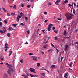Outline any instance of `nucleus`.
Here are the masks:
<instances>
[{
  "instance_id": "obj_1",
  "label": "nucleus",
  "mask_w": 78,
  "mask_h": 78,
  "mask_svg": "<svg viewBox=\"0 0 78 78\" xmlns=\"http://www.w3.org/2000/svg\"><path fill=\"white\" fill-rule=\"evenodd\" d=\"M69 14L67 16H66L67 20H71L72 19V16L74 17L75 15L70 13H69Z\"/></svg>"
},
{
  "instance_id": "obj_2",
  "label": "nucleus",
  "mask_w": 78,
  "mask_h": 78,
  "mask_svg": "<svg viewBox=\"0 0 78 78\" xmlns=\"http://www.w3.org/2000/svg\"><path fill=\"white\" fill-rule=\"evenodd\" d=\"M53 25V24H49L48 25L49 27H48V31H50V30L52 26Z\"/></svg>"
},
{
  "instance_id": "obj_3",
  "label": "nucleus",
  "mask_w": 78,
  "mask_h": 78,
  "mask_svg": "<svg viewBox=\"0 0 78 78\" xmlns=\"http://www.w3.org/2000/svg\"><path fill=\"white\" fill-rule=\"evenodd\" d=\"M29 70L31 72H33L34 73H36V71H35V69L33 68H30L29 69Z\"/></svg>"
},
{
  "instance_id": "obj_4",
  "label": "nucleus",
  "mask_w": 78,
  "mask_h": 78,
  "mask_svg": "<svg viewBox=\"0 0 78 78\" xmlns=\"http://www.w3.org/2000/svg\"><path fill=\"white\" fill-rule=\"evenodd\" d=\"M6 31H7V30H6V29L5 30H3L2 31V30H1L0 33H1L2 34H4V33H5V32H6Z\"/></svg>"
},
{
  "instance_id": "obj_5",
  "label": "nucleus",
  "mask_w": 78,
  "mask_h": 78,
  "mask_svg": "<svg viewBox=\"0 0 78 78\" xmlns=\"http://www.w3.org/2000/svg\"><path fill=\"white\" fill-rule=\"evenodd\" d=\"M7 72L9 75L10 76H11V73H12L11 71L8 69L7 71Z\"/></svg>"
},
{
  "instance_id": "obj_6",
  "label": "nucleus",
  "mask_w": 78,
  "mask_h": 78,
  "mask_svg": "<svg viewBox=\"0 0 78 78\" xmlns=\"http://www.w3.org/2000/svg\"><path fill=\"white\" fill-rule=\"evenodd\" d=\"M32 59V60H34V61H37V57L36 56L33 57V58Z\"/></svg>"
},
{
  "instance_id": "obj_7",
  "label": "nucleus",
  "mask_w": 78,
  "mask_h": 78,
  "mask_svg": "<svg viewBox=\"0 0 78 78\" xmlns=\"http://www.w3.org/2000/svg\"><path fill=\"white\" fill-rule=\"evenodd\" d=\"M68 47H69V46L68 45H66L65 47V49L66 51H67V49L68 48Z\"/></svg>"
},
{
  "instance_id": "obj_8",
  "label": "nucleus",
  "mask_w": 78,
  "mask_h": 78,
  "mask_svg": "<svg viewBox=\"0 0 78 78\" xmlns=\"http://www.w3.org/2000/svg\"><path fill=\"white\" fill-rule=\"evenodd\" d=\"M9 30L10 31H13V30H14L15 29L12 28V27H9Z\"/></svg>"
},
{
  "instance_id": "obj_9",
  "label": "nucleus",
  "mask_w": 78,
  "mask_h": 78,
  "mask_svg": "<svg viewBox=\"0 0 78 78\" xmlns=\"http://www.w3.org/2000/svg\"><path fill=\"white\" fill-rule=\"evenodd\" d=\"M8 45V43H6L5 44V48H9V47H8L7 46Z\"/></svg>"
},
{
  "instance_id": "obj_10",
  "label": "nucleus",
  "mask_w": 78,
  "mask_h": 78,
  "mask_svg": "<svg viewBox=\"0 0 78 78\" xmlns=\"http://www.w3.org/2000/svg\"><path fill=\"white\" fill-rule=\"evenodd\" d=\"M67 75H68V73H67L65 74L64 77H65V78H67V77L66 76H67Z\"/></svg>"
},
{
  "instance_id": "obj_11",
  "label": "nucleus",
  "mask_w": 78,
  "mask_h": 78,
  "mask_svg": "<svg viewBox=\"0 0 78 78\" xmlns=\"http://www.w3.org/2000/svg\"><path fill=\"white\" fill-rule=\"evenodd\" d=\"M73 14H75V15H76V14L75 13L76 12V11H75V9H73Z\"/></svg>"
},
{
  "instance_id": "obj_12",
  "label": "nucleus",
  "mask_w": 78,
  "mask_h": 78,
  "mask_svg": "<svg viewBox=\"0 0 78 78\" xmlns=\"http://www.w3.org/2000/svg\"><path fill=\"white\" fill-rule=\"evenodd\" d=\"M66 33H67V31H66V30L64 31L63 35H64V36H66Z\"/></svg>"
},
{
  "instance_id": "obj_13",
  "label": "nucleus",
  "mask_w": 78,
  "mask_h": 78,
  "mask_svg": "<svg viewBox=\"0 0 78 78\" xmlns=\"http://www.w3.org/2000/svg\"><path fill=\"white\" fill-rule=\"evenodd\" d=\"M4 77L5 78H8V75H7V74H5Z\"/></svg>"
},
{
  "instance_id": "obj_14",
  "label": "nucleus",
  "mask_w": 78,
  "mask_h": 78,
  "mask_svg": "<svg viewBox=\"0 0 78 78\" xmlns=\"http://www.w3.org/2000/svg\"><path fill=\"white\" fill-rule=\"evenodd\" d=\"M10 53L9 54V56H10L11 55V54H12V51H9Z\"/></svg>"
},
{
  "instance_id": "obj_15",
  "label": "nucleus",
  "mask_w": 78,
  "mask_h": 78,
  "mask_svg": "<svg viewBox=\"0 0 78 78\" xmlns=\"http://www.w3.org/2000/svg\"><path fill=\"white\" fill-rule=\"evenodd\" d=\"M26 74L27 75V76H30V74H29V73L27 72L26 73Z\"/></svg>"
},
{
  "instance_id": "obj_16",
  "label": "nucleus",
  "mask_w": 78,
  "mask_h": 78,
  "mask_svg": "<svg viewBox=\"0 0 78 78\" xmlns=\"http://www.w3.org/2000/svg\"><path fill=\"white\" fill-rule=\"evenodd\" d=\"M53 50V49H49L48 51V53H50V52H51V51Z\"/></svg>"
},
{
  "instance_id": "obj_17",
  "label": "nucleus",
  "mask_w": 78,
  "mask_h": 78,
  "mask_svg": "<svg viewBox=\"0 0 78 78\" xmlns=\"http://www.w3.org/2000/svg\"><path fill=\"white\" fill-rule=\"evenodd\" d=\"M4 23L5 24H7L8 23V21L6 20H4Z\"/></svg>"
},
{
  "instance_id": "obj_18",
  "label": "nucleus",
  "mask_w": 78,
  "mask_h": 78,
  "mask_svg": "<svg viewBox=\"0 0 78 78\" xmlns=\"http://www.w3.org/2000/svg\"><path fill=\"white\" fill-rule=\"evenodd\" d=\"M11 34H10V33H8L7 34V36L8 37H11Z\"/></svg>"
},
{
  "instance_id": "obj_19",
  "label": "nucleus",
  "mask_w": 78,
  "mask_h": 78,
  "mask_svg": "<svg viewBox=\"0 0 78 78\" xmlns=\"http://www.w3.org/2000/svg\"><path fill=\"white\" fill-rule=\"evenodd\" d=\"M54 39L55 41H56L57 40H58V37H57V36H55L54 37Z\"/></svg>"
},
{
  "instance_id": "obj_20",
  "label": "nucleus",
  "mask_w": 78,
  "mask_h": 78,
  "mask_svg": "<svg viewBox=\"0 0 78 78\" xmlns=\"http://www.w3.org/2000/svg\"><path fill=\"white\" fill-rule=\"evenodd\" d=\"M43 70H46V71H47L48 73H49V71L45 68L43 69Z\"/></svg>"
},
{
  "instance_id": "obj_21",
  "label": "nucleus",
  "mask_w": 78,
  "mask_h": 78,
  "mask_svg": "<svg viewBox=\"0 0 78 78\" xmlns=\"http://www.w3.org/2000/svg\"><path fill=\"white\" fill-rule=\"evenodd\" d=\"M73 64V63L71 62V63L69 64V66L70 67L72 68V65Z\"/></svg>"
},
{
  "instance_id": "obj_22",
  "label": "nucleus",
  "mask_w": 78,
  "mask_h": 78,
  "mask_svg": "<svg viewBox=\"0 0 78 78\" xmlns=\"http://www.w3.org/2000/svg\"><path fill=\"white\" fill-rule=\"evenodd\" d=\"M59 3L57 1H56V2H55V4H56V5H59Z\"/></svg>"
},
{
  "instance_id": "obj_23",
  "label": "nucleus",
  "mask_w": 78,
  "mask_h": 78,
  "mask_svg": "<svg viewBox=\"0 0 78 78\" xmlns=\"http://www.w3.org/2000/svg\"><path fill=\"white\" fill-rule=\"evenodd\" d=\"M67 2H68V0H66L64 1V2H63V3H66Z\"/></svg>"
},
{
  "instance_id": "obj_24",
  "label": "nucleus",
  "mask_w": 78,
  "mask_h": 78,
  "mask_svg": "<svg viewBox=\"0 0 78 78\" xmlns=\"http://www.w3.org/2000/svg\"><path fill=\"white\" fill-rule=\"evenodd\" d=\"M9 69H10L11 70L12 72H14V69H13L11 67H9Z\"/></svg>"
},
{
  "instance_id": "obj_25",
  "label": "nucleus",
  "mask_w": 78,
  "mask_h": 78,
  "mask_svg": "<svg viewBox=\"0 0 78 78\" xmlns=\"http://www.w3.org/2000/svg\"><path fill=\"white\" fill-rule=\"evenodd\" d=\"M55 50H56L57 51V53H59V49H58V48H55Z\"/></svg>"
},
{
  "instance_id": "obj_26",
  "label": "nucleus",
  "mask_w": 78,
  "mask_h": 78,
  "mask_svg": "<svg viewBox=\"0 0 78 78\" xmlns=\"http://www.w3.org/2000/svg\"><path fill=\"white\" fill-rule=\"evenodd\" d=\"M17 24H14L12 25V26L13 27H17Z\"/></svg>"
},
{
  "instance_id": "obj_27",
  "label": "nucleus",
  "mask_w": 78,
  "mask_h": 78,
  "mask_svg": "<svg viewBox=\"0 0 78 78\" xmlns=\"http://www.w3.org/2000/svg\"><path fill=\"white\" fill-rule=\"evenodd\" d=\"M26 31L27 33L28 34L30 33V30H29V29L27 31Z\"/></svg>"
},
{
  "instance_id": "obj_28",
  "label": "nucleus",
  "mask_w": 78,
  "mask_h": 78,
  "mask_svg": "<svg viewBox=\"0 0 78 78\" xmlns=\"http://www.w3.org/2000/svg\"><path fill=\"white\" fill-rule=\"evenodd\" d=\"M63 58H64L62 56L61 58V61L60 62H62V59H63Z\"/></svg>"
},
{
  "instance_id": "obj_29",
  "label": "nucleus",
  "mask_w": 78,
  "mask_h": 78,
  "mask_svg": "<svg viewBox=\"0 0 78 78\" xmlns=\"http://www.w3.org/2000/svg\"><path fill=\"white\" fill-rule=\"evenodd\" d=\"M29 54V55H30V56L34 55V54L33 53H30Z\"/></svg>"
},
{
  "instance_id": "obj_30",
  "label": "nucleus",
  "mask_w": 78,
  "mask_h": 78,
  "mask_svg": "<svg viewBox=\"0 0 78 78\" xmlns=\"http://www.w3.org/2000/svg\"><path fill=\"white\" fill-rule=\"evenodd\" d=\"M16 19L18 20L17 21V22H19V20L20 19H19V17H17Z\"/></svg>"
},
{
  "instance_id": "obj_31",
  "label": "nucleus",
  "mask_w": 78,
  "mask_h": 78,
  "mask_svg": "<svg viewBox=\"0 0 78 78\" xmlns=\"http://www.w3.org/2000/svg\"><path fill=\"white\" fill-rule=\"evenodd\" d=\"M20 16H24V14H23V13L22 12H21L20 13Z\"/></svg>"
},
{
  "instance_id": "obj_32",
  "label": "nucleus",
  "mask_w": 78,
  "mask_h": 78,
  "mask_svg": "<svg viewBox=\"0 0 78 78\" xmlns=\"http://www.w3.org/2000/svg\"><path fill=\"white\" fill-rule=\"evenodd\" d=\"M17 17H18V18H19V19H20L21 18V16L19 15H18Z\"/></svg>"
},
{
  "instance_id": "obj_33",
  "label": "nucleus",
  "mask_w": 78,
  "mask_h": 78,
  "mask_svg": "<svg viewBox=\"0 0 78 78\" xmlns=\"http://www.w3.org/2000/svg\"><path fill=\"white\" fill-rule=\"evenodd\" d=\"M11 15H12V16H15V15H16V14L14 13H12L11 14Z\"/></svg>"
},
{
  "instance_id": "obj_34",
  "label": "nucleus",
  "mask_w": 78,
  "mask_h": 78,
  "mask_svg": "<svg viewBox=\"0 0 78 78\" xmlns=\"http://www.w3.org/2000/svg\"><path fill=\"white\" fill-rule=\"evenodd\" d=\"M68 7H70V6H72V5L71 4H68Z\"/></svg>"
},
{
  "instance_id": "obj_35",
  "label": "nucleus",
  "mask_w": 78,
  "mask_h": 78,
  "mask_svg": "<svg viewBox=\"0 0 78 78\" xmlns=\"http://www.w3.org/2000/svg\"><path fill=\"white\" fill-rule=\"evenodd\" d=\"M37 65L38 67H39V66H40V64L39 63H38L37 64Z\"/></svg>"
},
{
  "instance_id": "obj_36",
  "label": "nucleus",
  "mask_w": 78,
  "mask_h": 78,
  "mask_svg": "<svg viewBox=\"0 0 78 78\" xmlns=\"http://www.w3.org/2000/svg\"><path fill=\"white\" fill-rule=\"evenodd\" d=\"M27 8H30L31 7V5H28L27 6Z\"/></svg>"
},
{
  "instance_id": "obj_37",
  "label": "nucleus",
  "mask_w": 78,
  "mask_h": 78,
  "mask_svg": "<svg viewBox=\"0 0 78 78\" xmlns=\"http://www.w3.org/2000/svg\"><path fill=\"white\" fill-rule=\"evenodd\" d=\"M28 19V18L27 17H26V16H25V20L26 21H27V19Z\"/></svg>"
},
{
  "instance_id": "obj_38",
  "label": "nucleus",
  "mask_w": 78,
  "mask_h": 78,
  "mask_svg": "<svg viewBox=\"0 0 78 78\" xmlns=\"http://www.w3.org/2000/svg\"><path fill=\"white\" fill-rule=\"evenodd\" d=\"M48 40H49V39L47 40V41H46V42H45V44H47V43H48Z\"/></svg>"
},
{
  "instance_id": "obj_39",
  "label": "nucleus",
  "mask_w": 78,
  "mask_h": 78,
  "mask_svg": "<svg viewBox=\"0 0 78 78\" xmlns=\"http://www.w3.org/2000/svg\"><path fill=\"white\" fill-rule=\"evenodd\" d=\"M2 9H3L4 12H5V11H6V9H5V8H4L3 7H2Z\"/></svg>"
},
{
  "instance_id": "obj_40",
  "label": "nucleus",
  "mask_w": 78,
  "mask_h": 78,
  "mask_svg": "<svg viewBox=\"0 0 78 78\" xmlns=\"http://www.w3.org/2000/svg\"><path fill=\"white\" fill-rule=\"evenodd\" d=\"M51 45L52 47H55L54 45H53V44H52V43H51Z\"/></svg>"
},
{
  "instance_id": "obj_41",
  "label": "nucleus",
  "mask_w": 78,
  "mask_h": 78,
  "mask_svg": "<svg viewBox=\"0 0 78 78\" xmlns=\"http://www.w3.org/2000/svg\"><path fill=\"white\" fill-rule=\"evenodd\" d=\"M30 75L31 77H34V75H33L31 74H30Z\"/></svg>"
},
{
  "instance_id": "obj_42",
  "label": "nucleus",
  "mask_w": 78,
  "mask_h": 78,
  "mask_svg": "<svg viewBox=\"0 0 78 78\" xmlns=\"http://www.w3.org/2000/svg\"><path fill=\"white\" fill-rule=\"evenodd\" d=\"M55 67V65H52L51 66V68H53V67Z\"/></svg>"
},
{
  "instance_id": "obj_43",
  "label": "nucleus",
  "mask_w": 78,
  "mask_h": 78,
  "mask_svg": "<svg viewBox=\"0 0 78 78\" xmlns=\"http://www.w3.org/2000/svg\"><path fill=\"white\" fill-rule=\"evenodd\" d=\"M7 15L8 16H10L11 15H10V14L8 13H7Z\"/></svg>"
},
{
  "instance_id": "obj_44",
  "label": "nucleus",
  "mask_w": 78,
  "mask_h": 78,
  "mask_svg": "<svg viewBox=\"0 0 78 78\" xmlns=\"http://www.w3.org/2000/svg\"><path fill=\"white\" fill-rule=\"evenodd\" d=\"M24 78H28V76H24Z\"/></svg>"
},
{
  "instance_id": "obj_45",
  "label": "nucleus",
  "mask_w": 78,
  "mask_h": 78,
  "mask_svg": "<svg viewBox=\"0 0 78 78\" xmlns=\"http://www.w3.org/2000/svg\"><path fill=\"white\" fill-rule=\"evenodd\" d=\"M52 28V30H54L55 29V27H53Z\"/></svg>"
},
{
  "instance_id": "obj_46",
  "label": "nucleus",
  "mask_w": 78,
  "mask_h": 78,
  "mask_svg": "<svg viewBox=\"0 0 78 78\" xmlns=\"http://www.w3.org/2000/svg\"><path fill=\"white\" fill-rule=\"evenodd\" d=\"M13 8H15V9H16V5H14V6Z\"/></svg>"
},
{
  "instance_id": "obj_47",
  "label": "nucleus",
  "mask_w": 78,
  "mask_h": 78,
  "mask_svg": "<svg viewBox=\"0 0 78 78\" xmlns=\"http://www.w3.org/2000/svg\"><path fill=\"white\" fill-rule=\"evenodd\" d=\"M20 25H22V26H24V24L22 23H21L20 24Z\"/></svg>"
},
{
  "instance_id": "obj_48",
  "label": "nucleus",
  "mask_w": 78,
  "mask_h": 78,
  "mask_svg": "<svg viewBox=\"0 0 78 78\" xmlns=\"http://www.w3.org/2000/svg\"><path fill=\"white\" fill-rule=\"evenodd\" d=\"M54 32L55 33H58V31L57 30H54Z\"/></svg>"
},
{
  "instance_id": "obj_49",
  "label": "nucleus",
  "mask_w": 78,
  "mask_h": 78,
  "mask_svg": "<svg viewBox=\"0 0 78 78\" xmlns=\"http://www.w3.org/2000/svg\"><path fill=\"white\" fill-rule=\"evenodd\" d=\"M2 22H0V27H2Z\"/></svg>"
},
{
  "instance_id": "obj_50",
  "label": "nucleus",
  "mask_w": 78,
  "mask_h": 78,
  "mask_svg": "<svg viewBox=\"0 0 78 78\" xmlns=\"http://www.w3.org/2000/svg\"><path fill=\"white\" fill-rule=\"evenodd\" d=\"M43 18H44V16H42L41 17V19L42 20H43Z\"/></svg>"
},
{
  "instance_id": "obj_51",
  "label": "nucleus",
  "mask_w": 78,
  "mask_h": 78,
  "mask_svg": "<svg viewBox=\"0 0 78 78\" xmlns=\"http://www.w3.org/2000/svg\"><path fill=\"white\" fill-rule=\"evenodd\" d=\"M78 29H77L76 30H75V33H77L78 32Z\"/></svg>"
},
{
  "instance_id": "obj_52",
  "label": "nucleus",
  "mask_w": 78,
  "mask_h": 78,
  "mask_svg": "<svg viewBox=\"0 0 78 78\" xmlns=\"http://www.w3.org/2000/svg\"><path fill=\"white\" fill-rule=\"evenodd\" d=\"M20 62H21V63H23V59H22L21 60H20Z\"/></svg>"
},
{
  "instance_id": "obj_53",
  "label": "nucleus",
  "mask_w": 78,
  "mask_h": 78,
  "mask_svg": "<svg viewBox=\"0 0 78 78\" xmlns=\"http://www.w3.org/2000/svg\"><path fill=\"white\" fill-rule=\"evenodd\" d=\"M6 29V27H2V29L4 30H5V29Z\"/></svg>"
},
{
  "instance_id": "obj_54",
  "label": "nucleus",
  "mask_w": 78,
  "mask_h": 78,
  "mask_svg": "<svg viewBox=\"0 0 78 78\" xmlns=\"http://www.w3.org/2000/svg\"><path fill=\"white\" fill-rule=\"evenodd\" d=\"M42 75H43V76H44V77H45V73H43L42 74Z\"/></svg>"
},
{
  "instance_id": "obj_55",
  "label": "nucleus",
  "mask_w": 78,
  "mask_h": 78,
  "mask_svg": "<svg viewBox=\"0 0 78 78\" xmlns=\"http://www.w3.org/2000/svg\"><path fill=\"white\" fill-rule=\"evenodd\" d=\"M9 67H12V65H9Z\"/></svg>"
},
{
  "instance_id": "obj_56",
  "label": "nucleus",
  "mask_w": 78,
  "mask_h": 78,
  "mask_svg": "<svg viewBox=\"0 0 78 78\" xmlns=\"http://www.w3.org/2000/svg\"><path fill=\"white\" fill-rule=\"evenodd\" d=\"M60 1H61V0H57V2L58 3H59V2H60Z\"/></svg>"
},
{
  "instance_id": "obj_57",
  "label": "nucleus",
  "mask_w": 78,
  "mask_h": 78,
  "mask_svg": "<svg viewBox=\"0 0 78 78\" xmlns=\"http://www.w3.org/2000/svg\"><path fill=\"white\" fill-rule=\"evenodd\" d=\"M68 69L69 70H70V71H72V69H71L70 68H69Z\"/></svg>"
},
{
  "instance_id": "obj_58",
  "label": "nucleus",
  "mask_w": 78,
  "mask_h": 78,
  "mask_svg": "<svg viewBox=\"0 0 78 78\" xmlns=\"http://www.w3.org/2000/svg\"><path fill=\"white\" fill-rule=\"evenodd\" d=\"M74 44H75V45H76V44H78V42L74 43Z\"/></svg>"
},
{
  "instance_id": "obj_59",
  "label": "nucleus",
  "mask_w": 78,
  "mask_h": 78,
  "mask_svg": "<svg viewBox=\"0 0 78 78\" xmlns=\"http://www.w3.org/2000/svg\"><path fill=\"white\" fill-rule=\"evenodd\" d=\"M57 19L58 20H60V21L61 20V19L60 18H57Z\"/></svg>"
},
{
  "instance_id": "obj_60",
  "label": "nucleus",
  "mask_w": 78,
  "mask_h": 78,
  "mask_svg": "<svg viewBox=\"0 0 78 78\" xmlns=\"http://www.w3.org/2000/svg\"><path fill=\"white\" fill-rule=\"evenodd\" d=\"M52 5V4H51V2L49 3L48 5Z\"/></svg>"
},
{
  "instance_id": "obj_61",
  "label": "nucleus",
  "mask_w": 78,
  "mask_h": 78,
  "mask_svg": "<svg viewBox=\"0 0 78 78\" xmlns=\"http://www.w3.org/2000/svg\"><path fill=\"white\" fill-rule=\"evenodd\" d=\"M21 7H24V5H23V4H22L21 5Z\"/></svg>"
},
{
  "instance_id": "obj_62",
  "label": "nucleus",
  "mask_w": 78,
  "mask_h": 78,
  "mask_svg": "<svg viewBox=\"0 0 78 78\" xmlns=\"http://www.w3.org/2000/svg\"><path fill=\"white\" fill-rule=\"evenodd\" d=\"M74 6L75 7L76 6V4H75V3H73Z\"/></svg>"
},
{
  "instance_id": "obj_63",
  "label": "nucleus",
  "mask_w": 78,
  "mask_h": 78,
  "mask_svg": "<svg viewBox=\"0 0 78 78\" xmlns=\"http://www.w3.org/2000/svg\"><path fill=\"white\" fill-rule=\"evenodd\" d=\"M44 14H47V12H44Z\"/></svg>"
},
{
  "instance_id": "obj_64",
  "label": "nucleus",
  "mask_w": 78,
  "mask_h": 78,
  "mask_svg": "<svg viewBox=\"0 0 78 78\" xmlns=\"http://www.w3.org/2000/svg\"><path fill=\"white\" fill-rule=\"evenodd\" d=\"M48 21V20H46L44 21V22L45 23H46V22H47V21Z\"/></svg>"
}]
</instances>
